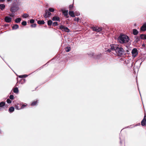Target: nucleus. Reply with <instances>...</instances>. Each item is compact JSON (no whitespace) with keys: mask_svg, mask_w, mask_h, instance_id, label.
<instances>
[{"mask_svg":"<svg viewBox=\"0 0 146 146\" xmlns=\"http://www.w3.org/2000/svg\"><path fill=\"white\" fill-rule=\"evenodd\" d=\"M118 40L120 43L123 44L128 42L129 39L128 36L127 35L121 34L118 37Z\"/></svg>","mask_w":146,"mask_h":146,"instance_id":"nucleus-1","label":"nucleus"},{"mask_svg":"<svg viewBox=\"0 0 146 146\" xmlns=\"http://www.w3.org/2000/svg\"><path fill=\"white\" fill-rule=\"evenodd\" d=\"M115 52L119 56H121L123 55L126 54L125 52L124 49L122 47H119V46H118Z\"/></svg>","mask_w":146,"mask_h":146,"instance_id":"nucleus-2","label":"nucleus"},{"mask_svg":"<svg viewBox=\"0 0 146 146\" xmlns=\"http://www.w3.org/2000/svg\"><path fill=\"white\" fill-rule=\"evenodd\" d=\"M19 9V8L18 5L16 4V3H13V5L11 6L10 11L12 12H17Z\"/></svg>","mask_w":146,"mask_h":146,"instance_id":"nucleus-3","label":"nucleus"},{"mask_svg":"<svg viewBox=\"0 0 146 146\" xmlns=\"http://www.w3.org/2000/svg\"><path fill=\"white\" fill-rule=\"evenodd\" d=\"M59 29L62 30V31H64L67 33L70 32V29L67 27H65L64 26L62 25L59 26Z\"/></svg>","mask_w":146,"mask_h":146,"instance_id":"nucleus-4","label":"nucleus"},{"mask_svg":"<svg viewBox=\"0 0 146 146\" xmlns=\"http://www.w3.org/2000/svg\"><path fill=\"white\" fill-rule=\"evenodd\" d=\"M132 56L134 58L138 54V51L136 48H133L131 51Z\"/></svg>","mask_w":146,"mask_h":146,"instance_id":"nucleus-5","label":"nucleus"},{"mask_svg":"<svg viewBox=\"0 0 146 146\" xmlns=\"http://www.w3.org/2000/svg\"><path fill=\"white\" fill-rule=\"evenodd\" d=\"M51 15V13L48 10L46 9L45 10V13L43 15L44 17L45 18L49 17Z\"/></svg>","mask_w":146,"mask_h":146,"instance_id":"nucleus-6","label":"nucleus"},{"mask_svg":"<svg viewBox=\"0 0 146 146\" xmlns=\"http://www.w3.org/2000/svg\"><path fill=\"white\" fill-rule=\"evenodd\" d=\"M110 46H111V50H114L116 52L119 45L112 44H110Z\"/></svg>","mask_w":146,"mask_h":146,"instance_id":"nucleus-7","label":"nucleus"},{"mask_svg":"<svg viewBox=\"0 0 146 146\" xmlns=\"http://www.w3.org/2000/svg\"><path fill=\"white\" fill-rule=\"evenodd\" d=\"M92 29L94 31L98 32L102 31V28L101 27H93Z\"/></svg>","mask_w":146,"mask_h":146,"instance_id":"nucleus-8","label":"nucleus"},{"mask_svg":"<svg viewBox=\"0 0 146 146\" xmlns=\"http://www.w3.org/2000/svg\"><path fill=\"white\" fill-rule=\"evenodd\" d=\"M4 20L6 23H9L11 22L12 18L9 16H6L4 18Z\"/></svg>","mask_w":146,"mask_h":146,"instance_id":"nucleus-9","label":"nucleus"},{"mask_svg":"<svg viewBox=\"0 0 146 146\" xmlns=\"http://www.w3.org/2000/svg\"><path fill=\"white\" fill-rule=\"evenodd\" d=\"M146 122V115H145L144 118L141 121V125L142 126L145 125Z\"/></svg>","mask_w":146,"mask_h":146,"instance_id":"nucleus-10","label":"nucleus"},{"mask_svg":"<svg viewBox=\"0 0 146 146\" xmlns=\"http://www.w3.org/2000/svg\"><path fill=\"white\" fill-rule=\"evenodd\" d=\"M141 30L143 31H146V23H145L143 24V25L140 28Z\"/></svg>","mask_w":146,"mask_h":146,"instance_id":"nucleus-11","label":"nucleus"},{"mask_svg":"<svg viewBox=\"0 0 146 146\" xmlns=\"http://www.w3.org/2000/svg\"><path fill=\"white\" fill-rule=\"evenodd\" d=\"M53 21H60V18L59 17L57 16H54L52 19Z\"/></svg>","mask_w":146,"mask_h":146,"instance_id":"nucleus-12","label":"nucleus"},{"mask_svg":"<svg viewBox=\"0 0 146 146\" xmlns=\"http://www.w3.org/2000/svg\"><path fill=\"white\" fill-rule=\"evenodd\" d=\"M93 56H94V57L96 59H100L102 57V54H98L97 55H95L94 56V54H93Z\"/></svg>","mask_w":146,"mask_h":146,"instance_id":"nucleus-13","label":"nucleus"},{"mask_svg":"<svg viewBox=\"0 0 146 146\" xmlns=\"http://www.w3.org/2000/svg\"><path fill=\"white\" fill-rule=\"evenodd\" d=\"M62 12V13L65 16H67L68 15V10L62 9L61 10Z\"/></svg>","mask_w":146,"mask_h":146,"instance_id":"nucleus-14","label":"nucleus"},{"mask_svg":"<svg viewBox=\"0 0 146 146\" xmlns=\"http://www.w3.org/2000/svg\"><path fill=\"white\" fill-rule=\"evenodd\" d=\"M135 40L134 41L135 42V43H137L140 40V37H139L138 36H135Z\"/></svg>","mask_w":146,"mask_h":146,"instance_id":"nucleus-15","label":"nucleus"},{"mask_svg":"<svg viewBox=\"0 0 146 146\" xmlns=\"http://www.w3.org/2000/svg\"><path fill=\"white\" fill-rule=\"evenodd\" d=\"M132 32L133 34L134 35H136L139 33V32L135 29H133Z\"/></svg>","mask_w":146,"mask_h":146,"instance_id":"nucleus-16","label":"nucleus"},{"mask_svg":"<svg viewBox=\"0 0 146 146\" xmlns=\"http://www.w3.org/2000/svg\"><path fill=\"white\" fill-rule=\"evenodd\" d=\"M141 39L142 40H146V35L141 34L140 35Z\"/></svg>","mask_w":146,"mask_h":146,"instance_id":"nucleus-17","label":"nucleus"},{"mask_svg":"<svg viewBox=\"0 0 146 146\" xmlns=\"http://www.w3.org/2000/svg\"><path fill=\"white\" fill-rule=\"evenodd\" d=\"M69 15L72 17H75V15L73 11H69Z\"/></svg>","mask_w":146,"mask_h":146,"instance_id":"nucleus-18","label":"nucleus"},{"mask_svg":"<svg viewBox=\"0 0 146 146\" xmlns=\"http://www.w3.org/2000/svg\"><path fill=\"white\" fill-rule=\"evenodd\" d=\"M19 28V26L18 25L15 24L13 26L12 29V30H16L18 29Z\"/></svg>","mask_w":146,"mask_h":146,"instance_id":"nucleus-19","label":"nucleus"},{"mask_svg":"<svg viewBox=\"0 0 146 146\" xmlns=\"http://www.w3.org/2000/svg\"><path fill=\"white\" fill-rule=\"evenodd\" d=\"M14 110L15 108L13 106L10 107L9 109V111L10 112V113L13 112V111H14Z\"/></svg>","mask_w":146,"mask_h":146,"instance_id":"nucleus-20","label":"nucleus"},{"mask_svg":"<svg viewBox=\"0 0 146 146\" xmlns=\"http://www.w3.org/2000/svg\"><path fill=\"white\" fill-rule=\"evenodd\" d=\"M5 5L4 4H0V9L2 11H3L5 8Z\"/></svg>","mask_w":146,"mask_h":146,"instance_id":"nucleus-21","label":"nucleus"},{"mask_svg":"<svg viewBox=\"0 0 146 146\" xmlns=\"http://www.w3.org/2000/svg\"><path fill=\"white\" fill-rule=\"evenodd\" d=\"M21 20V18L19 17L16 18L15 20V22L16 23H19Z\"/></svg>","mask_w":146,"mask_h":146,"instance_id":"nucleus-22","label":"nucleus"},{"mask_svg":"<svg viewBox=\"0 0 146 146\" xmlns=\"http://www.w3.org/2000/svg\"><path fill=\"white\" fill-rule=\"evenodd\" d=\"M37 23L39 25H43L44 24L45 22L44 20H40L37 21Z\"/></svg>","mask_w":146,"mask_h":146,"instance_id":"nucleus-23","label":"nucleus"},{"mask_svg":"<svg viewBox=\"0 0 146 146\" xmlns=\"http://www.w3.org/2000/svg\"><path fill=\"white\" fill-rule=\"evenodd\" d=\"M5 102H0V107L3 108L4 106H5Z\"/></svg>","mask_w":146,"mask_h":146,"instance_id":"nucleus-24","label":"nucleus"},{"mask_svg":"<svg viewBox=\"0 0 146 146\" xmlns=\"http://www.w3.org/2000/svg\"><path fill=\"white\" fill-rule=\"evenodd\" d=\"M13 91L14 93H18L19 91L18 88L15 87V88L13 89Z\"/></svg>","mask_w":146,"mask_h":146,"instance_id":"nucleus-25","label":"nucleus"},{"mask_svg":"<svg viewBox=\"0 0 146 146\" xmlns=\"http://www.w3.org/2000/svg\"><path fill=\"white\" fill-rule=\"evenodd\" d=\"M71 48L70 47L67 46L65 48V50L67 52H69L71 50Z\"/></svg>","mask_w":146,"mask_h":146,"instance_id":"nucleus-26","label":"nucleus"},{"mask_svg":"<svg viewBox=\"0 0 146 146\" xmlns=\"http://www.w3.org/2000/svg\"><path fill=\"white\" fill-rule=\"evenodd\" d=\"M37 102H38L37 100L36 101H35L34 102H33L31 104V106H36V105Z\"/></svg>","mask_w":146,"mask_h":146,"instance_id":"nucleus-27","label":"nucleus"},{"mask_svg":"<svg viewBox=\"0 0 146 146\" xmlns=\"http://www.w3.org/2000/svg\"><path fill=\"white\" fill-rule=\"evenodd\" d=\"M52 23V22L50 20L48 21H47V24L49 26H51Z\"/></svg>","mask_w":146,"mask_h":146,"instance_id":"nucleus-28","label":"nucleus"},{"mask_svg":"<svg viewBox=\"0 0 146 146\" xmlns=\"http://www.w3.org/2000/svg\"><path fill=\"white\" fill-rule=\"evenodd\" d=\"M28 76V75L27 74H24L22 75H20L19 76V77L20 78H26Z\"/></svg>","mask_w":146,"mask_h":146,"instance_id":"nucleus-29","label":"nucleus"},{"mask_svg":"<svg viewBox=\"0 0 146 146\" xmlns=\"http://www.w3.org/2000/svg\"><path fill=\"white\" fill-rule=\"evenodd\" d=\"M29 16V15L27 13H24L22 17L23 18H26L28 17Z\"/></svg>","mask_w":146,"mask_h":146,"instance_id":"nucleus-30","label":"nucleus"},{"mask_svg":"<svg viewBox=\"0 0 146 146\" xmlns=\"http://www.w3.org/2000/svg\"><path fill=\"white\" fill-rule=\"evenodd\" d=\"M75 16H78L80 15V13L78 11H76L74 13Z\"/></svg>","mask_w":146,"mask_h":146,"instance_id":"nucleus-31","label":"nucleus"},{"mask_svg":"<svg viewBox=\"0 0 146 146\" xmlns=\"http://www.w3.org/2000/svg\"><path fill=\"white\" fill-rule=\"evenodd\" d=\"M50 12H53L54 11V9L53 8H50L48 9V10Z\"/></svg>","mask_w":146,"mask_h":146,"instance_id":"nucleus-32","label":"nucleus"},{"mask_svg":"<svg viewBox=\"0 0 146 146\" xmlns=\"http://www.w3.org/2000/svg\"><path fill=\"white\" fill-rule=\"evenodd\" d=\"M27 24V22L25 21H23L21 23V24L23 26H25Z\"/></svg>","mask_w":146,"mask_h":146,"instance_id":"nucleus-33","label":"nucleus"},{"mask_svg":"<svg viewBox=\"0 0 146 146\" xmlns=\"http://www.w3.org/2000/svg\"><path fill=\"white\" fill-rule=\"evenodd\" d=\"M9 99L11 100H13L14 99V96L12 95H10L9 96Z\"/></svg>","mask_w":146,"mask_h":146,"instance_id":"nucleus-34","label":"nucleus"},{"mask_svg":"<svg viewBox=\"0 0 146 146\" xmlns=\"http://www.w3.org/2000/svg\"><path fill=\"white\" fill-rule=\"evenodd\" d=\"M58 25V22L56 21L54 22L53 23V25L54 26H57Z\"/></svg>","mask_w":146,"mask_h":146,"instance_id":"nucleus-35","label":"nucleus"},{"mask_svg":"<svg viewBox=\"0 0 146 146\" xmlns=\"http://www.w3.org/2000/svg\"><path fill=\"white\" fill-rule=\"evenodd\" d=\"M6 102L8 104H11V101L9 99H7V100Z\"/></svg>","mask_w":146,"mask_h":146,"instance_id":"nucleus-36","label":"nucleus"},{"mask_svg":"<svg viewBox=\"0 0 146 146\" xmlns=\"http://www.w3.org/2000/svg\"><path fill=\"white\" fill-rule=\"evenodd\" d=\"M29 22L33 24L35 22V20L33 19H30L29 21Z\"/></svg>","mask_w":146,"mask_h":146,"instance_id":"nucleus-37","label":"nucleus"},{"mask_svg":"<svg viewBox=\"0 0 146 146\" xmlns=\"http://www.w3.org/2000/svg\"><path fill=\"white\" fill-rule=\"evenodd\" d=\"M37 25L36 24H33L31 25V27L32 28L35 27Z\"/></svg>","mask_w":146,"mask_h":146,"instance_id":"nucleus-38","label":"nucleus"},{"mask_svg":"<svg viewBox=\"0 0 146 146\" xmlns=\"http://www.w3.org/2000/svg\"><path fill=\"white\" fill-rule=\"evenodd\" d=\"M14 12H12L11 13L9 14V16L10 17H15Z\"/></svg>","mask_w":146,"mask_h":146,"instance_id":"nucleus-39","label":"nucleus"},{"mask_svg":"<svg viewBox=\"0 0 146 146\" xmlns=\"http://www.w3.org/2000/svg\"><path fill=\"white\" fill-rule=\"evenodd\" d=\"M73 4L72 5H70L69 6V8L70 10H71L72 9V8L73 7Z\"/></svg>","mask_w":146,"mask_h":146,"instance_id":"nucleus-40","label":"nucleus"},{"mask_svg":"<svg viewBox=\"0 0 146 146\" xmlns=\"http://www.w3.org/2000/svg\"><path fill=\"white\" fill-rule=\"evenodd\" d=\"M48 63V62L46 63L44 65H43V66H42L41 67H40L39 68H38V69L40 70L42 68H43V67L44 66H45V65H47V64Z\"/></svg>","mask_w":146,"mask_h":146,"instance_id":"nucleus-41","label":"nucleus"},{"mask_svg":"<svg viewBox=\"0 0 146 146\" xmlns=\"http://www.w3.org/2000/svg\"><path fill=\"white\" fill-rule=\"evenodd\" d=\"M79 20V18L78 17L77 18H75V19H74V21H77V22H78Z\"/></svg>","mask_w":146,"mask_h":146,"instance_id":"nucleus-42","label":"nucleus"},{"mask_svg":"<svg viewBox=\"0 0 146 146\" xmlns=\"http://www.w3.org/2000/svg\"><path fill=\"white\" fill-rule=\"evenodd\" d=\"M15 108L17 110H20V109H21V108H19V107L17 106H15Z\"/></svg>","mask_w":146,"mask_h":146,"instance_id":"nucleus-43","label":"nucleus"},{"mask_svg":"<svg viewBox=\"0 0 146 146\" xmlns=\"http://www.w3.org/2000/svg\"><path fill=\"white\" fill-rule=\"evenodd\" d=\"M26 106V105H25L24 104L21 107V109H22L24 108V107Z\"/></svg>","mask_w":146,"mask_h":146,"instance_id":"nucleus-44","label":"nucleus"},{"mask_svg":"<svg viewBox=\"0 0 146 146\" xmlns=\"http://www.w3.org/2000/svg\"><path fill=\"white\" fill-rule=\"evenodd\" d=\"M111 48H109V49H107L106 51L107 52H110L111 51Z\"/></svg>","mask_w":146,"mask_h":146,"instance_id":"nucleus-45","label":"nucleus"},{"mask_svg":"<svg viewBox=\"0 0 146 146\" xmlns=\"http://www.w3.org/2000/svg\"><path fill=\"white\" fill-rule=\"evenodd\" d=\"M126 52H127V54H129V50H126Z\"/></svg>","mask_w":146,"mask_h":146,"instance_id":"nucleus-46","label":"nucleus"},{"mask_svg":"<svg viewBox=\"0 0 146 146\" xmlns=\"http://www.w3.org/2000/svg\"><path fill=\"white\" fill-rule=\"evenodd\" d=\"M119 139H120V144H121V143H122V142H121V137H119Z\"/></svg>","mask_w":146,"mask_h":146,"instance_id":"nucleus-47","label":"nucleus"},{"mask_svg":"<svg viewBox=\"0 0 146 146\" xmlns=\"http://www.w3.org/2000/svg\"><path fill=\"white\" fill-rule=\"evenodd\" d=\"M141 60L142 61V62H143L144 60V59H143L142 58H141Z\"/></svg>","mask_w":146,"mask_h":146,"instance_id":"nucleus-48","label":"nucleus"},{"mask_svg":"<svg viewBox=\"0 0 146 146\" xmlns=\"http://www.w3.org/2000/svg\"><path fill=\"white\" fill-rule=\"evenodd\" d=\"M142 46L143 47H145V44H143L142 45Z\"/></svg>","mask_w":146,"mask_h":146,"instance_id":"nucleus-49","label":"nucleus"},{"mask_svg":"<svg viewBox=\"0 0 146 146\" xmlns=\"http://www.w3.org/2000/svg\"><path fill=\"white\" fill-rule=\"evenodd\" d=\"M13 0H7V2H9L10 1H12Z\"/></svg>","mask_w":146,"mask_h":146,"instance_id":"nucleus-50","label":"nucleus"},{"mask_svg":"<svg viewBox=\"0 0 146 146\" xmlns=\"http://www.w3.org/2000/svg\"><path fill=\"white\" fill-rule=\"evenodd\" d=\"M5 1V0H0V1L4 2Z\"/></svg>","mask_w":146,"mask_h":146,"instance_id":"nucleus-51","label":"nucleus"},{"mask_svg":"<svg viewBox=\"0 0 146 146\" xmlns=\"http://www.w3.org/2000/svg\"><path fill=\"white\" fill-rule=\"evenodd\" d=\"M8 24H5V27H6V26H8Z\"/></svg>","mask_w":146,"mask_h":146,"instance_id":"nucleus-52","label":"nucleus"},{"mask_svg":"<svg viewBox=\"0 0 146 146\" xmlns=\"http://www.w3.org/2000/svg\"><path fill=\"white\" fill-rule=\"evenodd\" d=\"M66 18H68L69 17V16L68 15V16H65Z\"/></svg>","mask_w":146,"mask_h":146,"instance_id":"nucleus-53","label":"nucleus"},{"mask_svg":"<svg viewBox=\"0 0 146 146\" xmlns=\"http://www.w3.org/2000/svg\"><path fill=\"white\" fill-rule=\"evenodd\" d=\"M138 90H139V93H140V96H141V94H140V91H139V88H138Z\"/></svg>","mask_w":146,"mask_h":146,"instance_id":"nucleus-54","label":"nucleus"},{"mask_svg":"<svg viewBox=\"0 0 146 146\" xmlns=\"http://www.w3.org/2000/svg\"><path fill=\"white\" fill-rule=\"evenodd\" d=\"M2 133V131L0 130V134Z\"/></svg>","mask_w":146,"mask_h":146,"instance_id":"nucleus-55","label":"nucleus"},{"mask_svg":"<svg viewBox=\"0 0 146 146\" xmlns=\"http://www.w3.org/2000/svg\"><path fill=\"white\" fill-rule=\"evenodd\" d=\"M23 80H24V82H25V79H23Z\"/></svg>","mask_w":146,"mask_h":146,"instance_id":"nucleus-56","label":"nucleus"},{"mask_svg":"<svg viewBox=\"0 0 146 146\" xmlns=\"http://www.w3.org/2000/svg\"><path fill=\"white\" fill-rule=\"evenodd\" d=\"M133 64V62H132V63H131V66H133V65H132Z\"/></svg>","mask_w":146,"mask_h":146,"instance_id":"nucleus-57","label":"nucleus"},{"mask_svg":"<svg viewBox=\"0 0 146 146\" xmlns=\"http://www.w3.org/2000/svg\"><path fill=\"white\" fill-rule=\"evenodd\" d=\"M1 110V108H0V110Z\"/></svg>","mask_w":146,"mask_h":146,"instance_id":"nucleus-58","label":"nucleus"}]
</instances>
